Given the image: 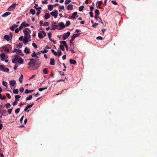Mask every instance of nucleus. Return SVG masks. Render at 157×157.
I'll return each mask as SVG.
<instances>
[{"label":"nucleus","instance_id":"obj_26","mask_svg":"<svg viewBox=\"0 0 157 157\" xmlns=\"http://www.w3.org/2000/svg\"><path fill=\"white\" fill-rule=\"evenodd\" d=\"M102 2L101 1H99L97 2V3L98 4V6H97V7L98 8H101V4L102 3Z\"/></svg>","mask_w":157,"mask_h":157},{"label":"nucleus","instance_id":"obj_48","mask_svg":"<svg viewBox=\"0 0 157 157\" xmlns=\"http://www.w3.org/2000/svg\"><path fill=\"white\" fill-rule=\"evenodd\" d=\"M13 93L15 94H17L18 93V89H14L13 90Z\"/></svg>","mask_w":157,"mask_h":157},{"label":"nucleus","instance_id":"obj_56","mask_svg":"<svg viewBox=\"0 0 157 157\" xmlns=\"http://www.w3.org/2000/svg\"><path fill=\"white\" fill-rule=\"evenodd\" d=\"M96 39L98 40H101L103 39V38L101 36H98L97 37Z\"/></svg>","mask_w":157,"mask_h":157},{"label":"nucleus","instance_id":"obj_44","mask_svg":"<svg viewBox=\"0 0 157 157\" xmlns=\"http://www.w3.org/2000/svg\"><path fill=\"white\" fill-rule=\"evenodd\" d=\"M47 89V87L41 88H39V91L41 92L44 90H46V89Z\"/></svg>","mask_w":157,"mask_h":157},{"label":"nucleus","instance_id":"obj_29","mask_svg":"<svg viewBox=\"0 0 157 157\" xmlns=\"http://www.w3.org/2000/svg\"><path fill=\"white\" fill-rule=\"evenodd\" d=\"M43 72L45 74H47L48 72V69L47 68H45L43 70Z\"/></svg>","mask_w":157,"mask_h":157},{"label":"nucleus","instance_id":"obj_12","mask_svg":"<svg viewBox=\"0 0 157 157\" xmlns=\"http://www.w3.org/2000/svg\"><path fill=\"white\" fill-rule=\"evenodd\" d=\"M17 53L20 56H23L24 55V54L22 52V51L20 49H18Z\"/></svg>","mask_w":157,"mask_h":157},{"label":"nucleus","instance_id":"obj_4","mask_svg":"<svg viewBox=\"0 0 157 157\" xmlns=\"http://www.w3.org/2000/svg\"><path fill=\"white\" fill-rule=\"evenodd\" d=\"M70 35V33L69 32H67V33H65L63 36V40H65L67 39Z\"/></svg>","mask_w":157,"mask_h":157},{"label":"nucleus","instance_id":"obj_11","mask_svg":"<svg viewBox=\"0 0 157 157\" xmlns=\"http://www.w3.org/2000/svg\"><path fill=\"white\" fill-rule=\"evenodd\" d=\"M58 25H53V24L52 25L51 27V30H55L56 29H58Z\"/></svg>","mask_w":157,"mask_h":157},{"label":"nucleus","instance_id":"obj_57","mask_svg":"<svg viewBox=\"0 0 157 157\" xmlns=\"http://www.w3.org/2000/svg\"><path fill=\"white\" fill-rule=\"evenodd\" d=\"M40 13H41V10H37V11L36 13V15L38 16H39V15Z\"/></svg>","mask_w":157,"mask_h":157},{"label":"nucleus","instance_id":"obj_53","mask_svg":"<svg viewBox=\"0 0 157 157\" xmlns=\"http://www.w3.org/2000/svg\"><path fill=\"white\" fill-rule=\"evenodd\" d=\"M9 71V69L7 67H5L4 70H3V71L7 72H8Z\"/></svg>","mask_w":157,"mask_h":157},{"label":"nucleus","instance_id":"obj_59","mask_svg":"<svg viewBox=\"0 0 157 157\" xmlns=\"http://www.w3.org/2000/svg\"><path fill=\"white\" fill-rule=\"evenodd\" d=\"M71 47V46L70 47V51H71V52L73 53L75 52L74 51V50H73V49L74 48H73L72 47Z\"/></svg>","mask_w":157,"mask_h":157},{"label":"nucleus","instance_id":"obj_42","mask_svg":"<svg viewBox=\"0 0 157 157\" xmlns=\"http://www.w3.org/2000/svg\"><path fill=\"white\" fill-rule=\"evenodd\" d=\"M22 23H23V26L24 27L28 26L29 25L28 23H26L25 21L22 22Z\"/></svg>","mask_w":157,"mask_h":157},{"label":"nucleus","instance_id":"obj_32","mask_svg":"<svg viewBox=\"0 0 157 157\" xmlns=\"http://www.w3.org/2000/svg\"><path fill=\"white\" fill-rule=\"evenodd\" d=\"M4 68L5 67L3 65H0V70L3 71Z\"/></svg>","mask_w":157,"mask_h":157},{"label":"nucleus","instance_id":"obj_6","mask_svg":"<svg viewBox=\"0 0 157 157\" xmlns=\"http://www.w3.org/2000/svg\"><path fill=\"white\" fill-rule=\"evenodd\" d=\"M16 3L13 4L8 9V10L10 11H12L16 7Z\"/></svg>","mask_w":157,"mask_h":157},{"label":"nucleus","instance_id":"obj_64","mask_svg":"<svg viewBox=\"0 0 157 157\" xmlns=\"http://www.w3.org/2000/svg\"><path fill=\"white\" fill-rule=\"evenodd\" d=\"M24 90V89L22 87H21L19 91L20 92L22 93Z\"/></svg>","mask_w":157,"mask_h":157},{"label":"nucleus","instance_id":"obj_31","mask_svg":"<svg viewBox=\"0 0 157 157\" xmlns=\"http://www.w3.org/2000/svg\"><path fill=\"white\" fill-rule=\"evenodd\" d=\"M25 38L29 39L30 38L31 36L29 34H28V33L25 34Z\"/></svg>","mask_w":157,"mask_h":157},{"label":"nucleus","instance_id":"obj_14","mask_svg":"<svg viewBox=\"0 0 157 157\" xmlns=\"http://www.w3.org/2000/svg\"><path fill=\"white\" fill-rule=\"evenodd\" d=\"M73 9V5L72 4H70L68 5L67 7V9L68 10H72Z\"/></svg>","mask_w":157,"mask_h":157},{"label":"nucleus","instance_id":"obj_13","mask_svg":"<svg viewBox=\"0 0 157 157\" xmlns=\"http://www.w3.org/2000/svg\"><path fill=\"white\" fill-rule=\"evenodd\" d=\"M80 34V33H78L76 34H74L73 35V36H72V40H71L72 41L73 39H75L76 37L78 36Z\"/></svg>","mask_w":157,"mask_h":157},{"label":"nucleus","instance_id":"obj_33","mask_svg":"<svg viewBox=\"0 0 157 157\" xmlns=\"http://www.w3.org/2000/svg\"><path fill=\"white\" fill-rule=\"evenodd\" d=\"M23 45L22 43H19L17 45V47L18 48H21Z\"/></svg>","mask_w":157,"mask_h":157},{"label":"nucleus","instance_id":"obj_60","mask_svg":"<svg viewBox=\"0 0 157 157\" xmlns=\"http://www.w3.org/2000/svg\"><path fill=\"white\" fill-rule=\"evenodd\" d=\"M60 43L61 44H63L64 45H65L66 44V42L64 41H61L60 42Z\"/></svg>","mask_w":157,"mask_h":157},{"label":"nucleus","instance_id":"obj_51","mask_svg":"<svg viewBox=\"0 0 157 157\" xmlns=\"http://www.w3.org/2000/svg\"><path fill=\"white\" fill-rule=\"evenodd\" d=\"M71 2V0H66L65 2V4L67 5Z\"/></svg>","mask_w":157,"mask_h":157},{"label":"nucleus","instance_id":"obj_1","mask_svg":"<svg viewBox=\"0 0 157 157\" xmlns=\"http://www.w3.org/2000/svg\"><path fill=\"white\" fill-rule=\"evenodd\" d=\"M37 61H38V60H36V61L34 62H29L28 64L29 66L28 67V68H32L34 70L38 69L39 67V64L37 63L35 64Z\"/></svg>","mask_w":157,"mask_h":157},{"label":"nucleus","instance_id":"obj_8","mask_svg":"<svg viewBox=\"0 0 157 157\" xmlns=\"http://www.w3.org/2000/svg\"><path fill=\"white\" fill-rule=\"evenodd\" d=\"M9 83L10 86H15L16 84V82L14 80H12L10 81Z\"/></svg>","mask_w":157,"mask_h":157},{"label":"nucleus","instance_id":"obj_5","mask_svg":"<svg viewBox=\"0 0 157 157\" xmlns=\"http://www.w3.org/2000/svg\"><path fill=\"white\" fill-rule=\"evenodd\" d=\"M18 57H19V56L17 55H15L14 56V58L12 59V62L13 63H17V59H18Z\"/></svg>","mask_w":157,"mask_h":157},{"label":"nucleus","instance_id":"obj_62","mask_svg":"<svg viewBox=\"0 0 157 157\" xmlns=\"http://www.w3.org/2000/svg\"><path fill=\"white\" fill-rule=\"evenodd\" d=\"M13 108H12L10 109H9L8 110V113L9 114H11V113L12 110H13Z\"/></svg>","mask_w":157,"mask_h":157},{"label":"nucleus","instance_id":"obj_54","mask_svg":"<svg viewBox=\"0 0 157 157\" xmlns=\"http://www.w3.org/2000/svg\"><path fill=\"white\" fill-rule=\"evenodd\" d=\"M49 25V23L48 22H44V23H43V25L44 26H48Z\"/></svg>","mask_w":157,"mask_h":157},{"label":"nucleus","instance_id":"obj_10","mask_svg":"<svg viewBox=\"0 0 157 157\" xmlns=\"http://www.w3.org/2000/svg\"><path fill=\"white\" fill-rule=\"evenodd\" d=\"M11 13L10 12H6L5 13H4L2 15V17H6L8 16L10 14H11Z\"/></svg>","mask_w":157,"mask_h":157},{"label":"nucleus","instance_id":"obj_58","mask_svg":"<svg viewBox=\"0 0 157 157\" xmlns=\"http://www.w3.org/2000/svg\"><path fill=\"white\" fill-rule=\"evenodd\" d=\"M18 67V65L17 64V63H16V64H15V65L13 67V69L14 70H16L17 69V68Z\"/></svg>","mask_w":157,"mask_h":157},{"label":"nucleus","instance_id":"obj_49","mask_svg":"<svg viewBox=\"0 0 157 157\" xmlns=\"http://www.w3.org/2000/svg\"><path fill=\"white\" fill-rule=\"evenodd\" d=\"M6 113V111L5 110L3 109L2 110V115L4 116Z\"/></svg>","mask_w":157,"mask_h":157},{"label":"nucleus","instance_id":"obj_46","mask_svg":"<svg viewBox=\"0 0 157 157\" xmlns=\"http://www.w3.org/2000/svg\"><path fill=\"white\" fill-rule=\"evenodd\" d=\"M84 7L83 6H80L79 8V10L80 11H82L83 10Z\"/></svg>","mask_w":157,"mask_h":157},{"label":"nucleus","instance_id":"obj_2","mask_svg":"<svg viewBox=\"0 0 157 157\" xmlns=\"http://www.w3.org/2000/svg\"><path fill=\"white\" fill-rule=\"evenodd\" d=\"M11 46L10 44H7L6 46H4L3 49L5 52H10V49L11 48Z\"/></svg>","mask_w":157,"mask_h":157},{"label":"nucleus","instance_id":"obj_36","mask_svg":"<svg viewBox=\"0 0 157 157\" xmlns=\"http://www.w3.org/2000/svg\"><path fill=\"white\" fill-rule=\"evenodd\" d=\"M95 13L98 15H99L100 12L99 10L97 9H96L95 10Z\"/></svg>","mask_w":157,"mask_h":157},{"label":"nucleus","instance_id":"obj_18","mask_svg":"<svg viewBox=\"0 0 157 157\" xmlns=\"http://www.w3.org/2000/svg\"><path fill=\"white\" fill-rule=\"evenodd\" d=\"M0 56L2 60V61L4 60V59L6 57V56H5V53H2L0 55Z\"/></svg>","mask_w":157,"mask_h":157},{"label":"nucleus","instance_id":"obj_7","mask_svg":"<svg viewBox=\"0 0 157 157\" xmlns=\"http://www.w3.org/2000/svg\"><path fill=\"white\" fill-rule=\"evenodd\" d=\"M59 25L60 27V28H58V30H61L62 29L64 28L65 27L64 23L63 22H61L59 23Z\"/></svg>","mask_w":157,"mask_h":157},{"label":"nucleus","instance_id":"obj_30","mask_svg":"<svg viewBox=\"0 0 157 157\" xmlns=\"http://www.w3.org/2000/svg\"><path fill=\"white\" fill-rule=\"evenodd\" d=\"M21 96L19 95H16L15 96V101H18L19 100V98H21Z\"/></svg>","mask_w":157,"mask_h":157},{"label":"nucleus","instance_id":"obj_22","mask_svg":"<svg viewBox=\"0 0 157 157\" xmlns=\"http://www.w3.org/2000/svg\"><path fill=\"white\" fill-rule=\"evenodd\" d=\"M24 52L26 54H29L30 52L29 50L27 47L25 48L24 50Z\"/></svg>","mask_w":157,"mask_h":157},{"label":"nucleus","instance_id":"obj_39","mask_svg":"<svg viewBox=\"0 0 157 157\" xmlns=\"http://www.w3.org/2000/svg\"><path fill=\"white\" fill-rule=\"evenodd\" d=\"M6 108L8 109L11 106V105L9 103H6L5 105Z\"/></svg>","mask_w":157,"mask_h":157},{"label":"nucleus","instance_id":"obj_37","mask_svg":"<svg viewBox=\"0 0 157 157\" xmlns=\"http://www.w3.org/2000/svg\"><path fill=\"white\" fill-rule=\"evenodd\" d=\"M38 37L40 39H42L44 38L42 34L39 33L38 34Z\"/></svg>","mask_w":157,"mask_h":157},{"label":"nucleus","instance_id":"obj_3","mask_svg":"<svg viewBox=\"0 0 157 157\" xmlns=\"http://www.w3.org/2000/svg\"><path fill=\"white\" fill-rule=\"evenodd\" d=\"M58 14V12L57 10H54L50 13V14L53 17H54L55 18H56L57 17Z\"/></svg>","mask_w":157,"mask_h":157},{"label":"nucleus","instance_id":"obj_61","mask_svg":"<svg viewBox=\"0 0 157 157\" xmlns=\"http://www.w3.org/2000/svg\"><path fill=\"white\" fill-rule=\"evenodd\" d=\"M89 14H90V17H93V12L92 11H90V12L89 13Z\"/></svg>","mask_w":157,"mask_h":157},{"label":"nucleus","instance_id":"obj_28","mask_svg":"<svg viewBox=\"0 0 157 157\" xmlns=\"http://www.w3.org/2000/svg\"><path fill=\"white\" fill-rule=\"evenodd\" d=\"M4 38L7 41H8L10 40V37L8 35H6L4 36Z\"/></svg>","mask_w":157,"mask_h":157},{"label":"nucleus","instance_id":"obj_35","mask_svg":"<svg viewBox=\"0 0 157 157\" xmlns=\"http://www.w3.org/2000/svg\"><path fill=\"white\" fill-rule=\"evenodd\" d=\"M34 103L33 102L32 104L31 105L29 104L26 107L29 109L31 107H32L33 105H34Z\"/></svg>","mask_w":157,"mask_h":157},{"label":"nucleus","instance_id":"obj_52","mask_svg":"<svg viewBox=\"0 0 157 157\" xmlns=\"http://www.w3.org/2000/svg\"><path fill=\"white\" fill-rule=\"evenodd\" d=\"M23 25V23H22L21 25L19 27V28H18L20 30H21L23 28V27H24Z\"/></svg>","mask_w":157,"mask_h":157},{"label":"nucleus","instance_id":"obj_24","mask_svg":"<svg viewBox=\"0 0 157 157\" xmlns=\"http://www.w3.org/2000/svg\"><path fill=\"white\" fill-rule=\"evenodd\" d=\"M23 43L25 44H26L28 41V39L26 38H24L23 40Z\"/></svg>","mask_w":157,"mask_h":157},{"label":"nucleus","instance_id":"obj_20","mask_svg":"<svg viewBox=\"0 0 157 157\" xmlns=\"http://www.w3.org/2000/svg\"><path fill=\"white\" fill-rule=\"evenodd\" d=\"M77 14V12H74L72 14V17H71V19H75V16H76Z\"/></svg>","mask_w":157,"mask_h":157},{"label":"nucleus","instance_id":"obj_16","mask_svg":"<svg viewBox=\"0 0 157 157\" xmlns=\"http://www.w3.org/2000/svg\"><path fill=\"white\" fill-rule=\"evenodd\" d=\"M28 30H29L30 32V30L28 28H26L25 29L23 30V32L25 35V34L28 33L29 32Z\"/></svg>","mask_w":157,"mask_h":157},{"label":"nucleus","instance_id":"obj_15","mask_svg":"<svg viewBox=\"0 0 157 157\" xmlns=\"http://www.w3.org/2000/svg\"><path fill=\"white\" fill-rule=\"evenodd\" d=\"M55 60L54 58H51L50 59V64L51 65H55Z\"/></svg>","mask_w":157,"mask_h":157},{"label":"nucleus","instance_id":"obj_34","mask_svg":"<svg viewBox=\"0 0 157 157\" xmlns=\"http://www.w3.org/2000/svg\"><path fill=\"white\" fill-rule=\"evenodd\" d=\"M51 51L52 53L55 56L57 55V53L54 50L52 49L51 50Z\"/></svg>","mask_w":157,"mask_h":157},{"label":"nucleus","instance_id":"obj_27","mask_svg":"<svg viewBox=\"0 0 157 157\" xmlns=\"http://www.w3.org/2000/svg\"><path fill=\"white\" fill-rule=\"evenodd\" d=\"M53 5H50L48 6V9L50 11H52L53 10Z\"/></svg>","mask_w":157,"mask_h":157},{"label":"nucleus","instance_id":"obj_19","mask_svg":"<svg viewBox=\"0 0 157 157\" xmlns=\"http://www.w3.org/2000/svg\"><path fill=\"white\" fill-rule=\"evenodd\" d=\"M17 61L18 63L20 64H22L23 62V59L20 57H18V59H17Z\"/></svg>","mask_w":157,"mask_h":157},{"label":"nucleus","instance_id":"obj_55","mask_svg":"<svg viewBox=\"0 0 157 157\" xmlns=\"http://www.w3.org/2000/svg\"><path fill=\"white\" fill-rule=\"evenodd\" d=\"M36 55H37L36 53L35 52H34L32 54L31 56L32 57H35Z\"/></svg>","mask_w":157,"mask_h":157},{"label":"nucleus","instance_id":"obj_45","mask_svg":"<svg viewBox=\"0 0 157 157\" xmlns=\"http://www.w3.org/2000/svg\"><path fill=\"white\" fill-rule=\"evenodd\" d=\"M20 110V108H18L17 109L15 110V113L16 114H18V113H19Z\"/></svg>","mask_w":157,"mask_h":157},{"label":"nucleus","instance_id":"obj_38","mask_svg":"<svg viewBox=\"0 0 157 157\" xmlns=\"http://www.w3.org/2000/svg\"><path fill=\"white\" fill-rule=\"evenodd\" d=\"M32 95H30L26 98V100H30L31 99H32Z\"/></svg>","mask_w":157,"mask_h":157},{"label":"nucleus","instance_id":"obj_50","mask_svg":"<svg viewBox=\"0 0 157 157\" xmlns=\"http://www.w3.org/2000/svg\"><path fill=\"white\" fill-rule=\"evenodd\" d=\"M40 52L42 53H45L48 52V51L47 50L44 49V51L41 50L40 51Z\"/></svg>","mask_w":157,"mask_h":157},{"label":"nucleus","instance_id":"obj_63","mask_svg":"<svg viewBox=\"0 0 157 157\" xmlns=\"http://www.w3.org/2000/svg\"><path fill=\"white\" fill-rule=\"evenodd\" d=\"M6 95L9 99H10L11 98V96L9 93L6 94Z\"/></svg>","mask_w":157,"mask_h":157},{"label":"nucleus","instance_id":"obj_47","mask_svg":"<svg viewBox=\"0 0 157 157\" xmlns=\"http://www.w3.org/2000/svg\"><path fill=\"white\" fill-rule=\"evenodd\" d=\"M70 22L69 21H68L66 22L65 26L66 27L70 25Z\"/></svg>","mask_w":157,"mask_h":157},{"label":"nucleus","instance_id":"obj_17","mask_svg":"<svg viewBox=\"0 0 157 157\" xmlns=\"http://www.w3.org/2000/svg\"><path fill=\"white\" fill-rule=\"evenodd\" d=\"M69 61L70 63L71 64H75L76 63V61L74 59H70Z\"/></svg>","mask_w":157,"mask_h":157},{"label":"nucleus","instance_id":"obj_43","mask_svg":"<svg viewBox=\"0 0 157 157\" xmlns=\"http://www.w3.org/2000/svg\"><path fill=\"white\" fill-rule=\"evenodd\" d=\"M59 48L62 51H64L65 50L64 47V46L62 45H60L59 46Z\"/></svg>","mask_w":157,"mask_h":157},{"label":"nucleus","instance_id":"obj_9","mask_svg":"<svg viewBox=\"0 0 157 157\" xmlns=\"http://www.w3.org/2000/svg\"><path fill=\"white\" fill-rule=\"evenodd\" d=\"M18 26V25L17 24H14L12 26L10 27V29L12 31H14V29Z\"/></svg>","mask_w":157,"mask_h":157},{"label":"nucleus","instance_id":"obj_41","mask_svg":"<svg viewBox=\"0 0 157 157\" xmlns=\"http://www.w3.org/2000/svg\"><path fill=\"white\" fill-rule=\"evenodd\" d=\"M2 85L5 86L7 87V83L5 81H3L2 82Z\"/></svg>","mask_w":157,"mask_h":157},{"label":"nucleus","instance_id":"obj_21","mask_svg":"<svg viewBox=\"0 0 157 157\" xmlns=\"http://www.w3.org/2000/svg\"><path fill=\"white\" fill-rule=\"evenodd\" d=\"M29 12L30 13L32 14L33 15H34L35 14V11L33 9H31L29 10Z\"/></svg>","mask_w":157,"mask_h":157},{"label":"nucleus","instance_id":"obj_40","mask_svg":"<svg viewBox=\"0 0 157 157\" xmlns=\"http://www.w3.org/2000/svg\"><path fill=\"white\" fill-rule=\"evenodd\" d=\"M62 55L61 51L60 50H58L57 52V55L59 56H60Z\"/></svg>","mask_w":157,"mask_h":157},{"label":"nucleus","instance_id":"obj_25","mask_svg":"<svg viewBox=\"0 0 157 157\" xmlns=\"http://www.w3.org/2000/svg\"><path fill=\"white\" fill-rule=\"evenodd\" d=\"M50 17L49 14L48 13H46L44 17L45 19H47Z\"/></svg>","mask_w":157,"mask_h":157},{"label":"nucleus","instance_id":"obj_23","mask_svg":"<svg viewBox=\"0 0 157 157\" xmlns=\"http://www.w3.org/2000/svg\"><path fill=\"white\" fill-rule=\"evenodd\" d=\"M71 40H72V37H71V39L70 40V44H71L70 46L71 47H72L73 48H74V43H73V41L74 40V39H73L72 40V41Z\"/></svg>","mask_w":157,"mask_h":157}]
</instances>
